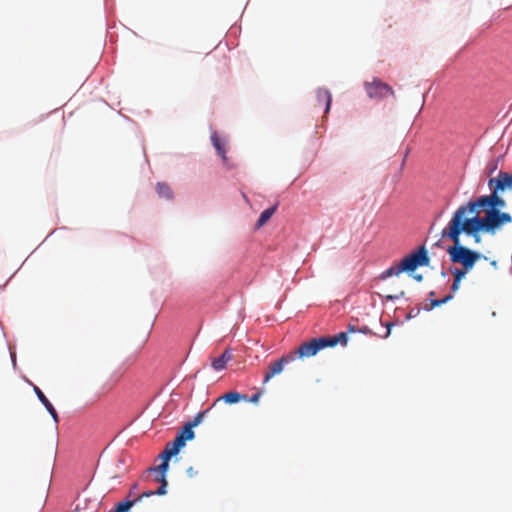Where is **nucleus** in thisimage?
<instances>
[{"label":"nucleus","mask_w":512,"mask_h":512,"mask_svg":"<svg viewBox=\"0 0 512 512\" xmlns=\"http://www.w3.org/2000/svg\"><path fill=\"white\" fill-rule=\"evenodd\" d=\"M488 187L495 192H504L507 189H512V178L509 173L500 171L497 177L489 179Z\"/></svg>","instance_id":"1a4fd4ad"},{"label":"nucleus","mask_w":512,"mask_h":512,"mask_svg":"<svg viewBox=\"0 0 512 512\" xmlns=\"http://www.w3.org/2000/svg\"><path fill=\"white\" fill-rule=\"evenodd\" d=\"M187 473H188L190 476H193V474H194L193 468H192V467L188 468Z\"/></svg>","instance_id":"e433bc0d"},{"label":"nucleus","mask_w":512,"mask_h":512,"mask_svg":"<svg viewBox=\"0 0 512 512\" xmlns=\"http://www.w3.org/2000/svg\"><path fill=\"white\" fill-rule=\"evenodd\" d=\"M211 143L217 153V155L221 158L223 164L225 166L228 165L229 159L227 157L226 144L227 141L225 138H222L216 131H213L211 134Z\"/></svg>","instance_id":"9d476101"},{"label":"nucleus","mask_w":512,"mask_h":512,"mask_svg":"<svg viewBox=\"0 0 512 512\" xmlns=\"http://www.w3.org/2000/svg\"><path fill=\"white\" fill-rule=\"evenodd\" d=\"M392 327H393V323H387L386 324L387 331H386V333L384 335L385 338H387L390 335Z\"/></svg>","instance_id":"2f4dec72"},{"label":"nucleus","mask_w":512,"mask_h":512,"mask_svg":"<svg viewBox=\"0 0 512 512\" xmlns=\"http://www.w3.org/2000/svg\"><path fill=\"white\" fill-rule=\"evenodd\" d=\"M157 195L167 201H171L174 198V192L170 185L166 182H157L155 187Z\"/></svg>","instance_id":"2eb2a0df"},{"label":"nucleus","mask_w":512,"mask_h":512,"mask_svg":"<svg viewBox=\"0 0 512 512\" xmlns=\"http://www.w3.org/2000/svg\"><path fill=\"white\" fill-rule=\"evenodd\" d=\"M178 438H182L183 442L186 444L187 440H192L194 438V431L192 425L186 424L183 429L178 433Z\"/></svg>","instance_id":"aec40b11"},{"label":"nucleus","mask_w":512,"mask_h":512,"mask_svg":"<svg viewBox=\"0 0 512 512\" xmlns=\"http://www.w3.org/2000/svg\"><path fill=\"white\" fill-rule=\"evenodd\" d=\"M221 399H223L226 403L233 404L237 403L240 399H246V396L238 392H228L224 394ZM218 400H220V398Z\"/></svg>","instance_id":"412c9836"},{"label":"nucleus","mask_w":512,"mask_h":512,"mask_svg":"<svg viewBox=\"0 0 512 512\" xmlns=\"http://www.w3.org/2000/svg\"><path fill=\"white\" fill-rule=\"evenodd\" d=\"M460 283H461V282H458V281L453 280V283H452V285H451V292H452L451 294H453V293H455V292H457V291H458V289H459V287H460Z\"/></svg>","instance_id":"c85d7f7f"},{"label":"nucleus","mask_w":512,"mask_h":512,"mask_svg":"<svg viewBox=\"0 0 512 512\" xmlns=\"http://www.w3.org/2000/svg\"><path fill=\"white\" fill-rule=\"evenodd\" d=\"M414 280H416L417 282H422L423 281V275L422 274H418V273H412V274H409Z\"/></svg>","instance_id":"c756f323"},{"label":"nucleus","mask_w":512,"mask_h":512,"mask_svg":"<svg viewBox=\"0 0 512 512\" xmlns=\"http://www.w3.org/2000/svg\"><path fill=\"white\" fill-rule=\"evenodd\" d=\"M324 348H326V340L324 337L313 338L310 341L301 344L296 354L299 358L312 357Z\"/></svg>","instance_id":"6e6552de"},{"label":"nucleus","mask_w":512,"mask_h":512,"mask_svg":"<svg viewBox=\"0 0 512 512\" xmlns=\"http://www.w3.org/2000/svg\"><path fill=\"white\" fill-rule=\"evenodd\" d=\"M360 331H361L362 333H365V334H366V333H370V332H371V331H370V329H369L368 327H364V328H362Z\"/></svg>","instance_id":"c9c22d12"},{"label":"nucleus","mask_w":512,"mask_h":512,"mask_svg":"<svg viewBox=\"0 0 512 512\" xmlns=\"http://www.w3.org/2000/svg\"><path fill=\"white\" fill-rule=\"evenodd\" d=\"M185 446L182 438L175 437L173 441L166 444L165 449L162 453L166 454L167 457H173L178 454L180 449Z\"/></svg>","instance_id":"4468645a"},{"label":"nucleus","mask_w":512,"mask_h":512,"mask_svg":"<svg viewBox=\"0 0 512 512\" xmlns=\"http://www.w3.org/2000/svg\"><path fill=\"white\" fill-rule=\"evenodd\" d=\"M471 270H466L464 267L457 268V267H451L450 272L452 273L454 280L461 282L463 278H465L466 274L470 272Z\"/></svg>","instance_id":"4be33fe9"},{"label":"nucleus","mask_w":512,"mask_h":512,"mask_svg":"<svg viewBox=\"0 0 512 512\" xmlns=\"http://www.w3.org/2000/svg\"><path fill=\"white\" fill-rule=\"evenodd\" d=\"M10 357L12 360L13 365H16V353L12 350L11 347H9Z\"/></svg>","instance_id":"7c9ffc66"},{"label":"nucleus","mask_w":512,"mask_h":512,"mask_svg":"<svg viewBox=\"0 0 512 512\" xmlns=\"http://www.w3.org/2000/svg\"><path fill=\"white\" fill-rule=\"evenodd\" d=\"M434 308H435V307H431V302L429 303V305H425V306L423 307V309H424L425 311H430V310H432V309H434Z\"/></svg>","instance_id":"72a5a7b5"},{"label":"nucleus","mask_w":512,"mask_h":512,"mask_svg":"<svg viewBox=\"0 0 512 512\" xmlns=\"http://www.w3.org/2000/svg\"><path fill=\"white\" fill-rule=\"evenodd\" d=\"M143 498L144 497H141V495H139L134 500H126L123 502H119L118 504H116L114 511L110 512H127L136 502L140 501Z\"/></svg>","instance_id":"6ab92c4d"},{"label":"nucleus","mask_w":512,"mask_h":512,"mask_svg":"<svg viewBox=\"0 0 512 512\" xmlns=\"http://www.w3.org/2000/svg\"><path fill=\"white\" fill-rule=\"evenodd\" d=\"M136 489H137V485L135 484V485H133L132 489L130 490L129 496L134 495L135 494L134 492Z\"/></svg>","instance_id":"f704fd0d"},{"label":"nucleus","mask_w":512,"mask_h":512,"mask_svg":"<svg viewBox=\"0 0 512 512\" xmlns=\"http://www.w3.org/2000/svg\"><path fill=\"white\" fill-rule=\"evenodd\" d=\"M276 210H277V206H271V207L263 210L260 213L259 218L256 222V228H260L263 225H265L269 221V219L273 216V214L276 212Z\"/></svg>","instance_id":"f3484780"},{"label":"nucleus","mask_w":512,"mask_h":512,"mask_svg":"<svg viewBox=\"0 0 512 512\" xmlns=\"http://www.w3.org/2000/svg\"><path fill=\"white\" fill-rule=\"evenodd\" d=\"M294 359V355L284 356L272 363L269 370L264 375L263 384L267 383L273 376L280 374L283 371L284 365Z\"/></svg>","instance_id":"9b49d317"},{"label":"nucleus","mask_w":512,"mask_h":512,"mask_svg":"<svg viewBox=\"0 0 512 512\" xmlns=\"http://www.w3.org/2000/svg\"><path fill=\"white\" fill-rule=\"evenodd\" d=\"M203 416H204V413H198L197 416L194 418V420L188 424L192 425V427L197 426L202 421Z\"/></svg>","instance_id":"bb28decb"},{"label":"nucleus","mask_w":512,"mask_h":512,"mask_svg":"<svg viewBox=\"0 0 512 512\" xmlns=\"http://www.w3.org/2000/svg\"><path fill=\"white\" fill-rule=\"evenodd\" d=\"M419 313H420L419 307L411 308L406 315V320H411V319L417 317L419 315Z\"/></svg>","instance_id":"a878e982"},{"label":"nucleus","mask_w":512,"mask_h":512,"mask_svg":"<svg viewBox=\"0 0 512 512\" xmlns=\"http://www.w3.org/2000/svg\"><path fill=\"white\" fill-rule=\"evenodd\" d=\"M326 340V347H334L337 344L346 345L348 342V335L346 332H340L334 336H323Z\"/></svg>","instance_id":"dca6fc26"},{"label":"nucleus","mask_w":512,"mask_h":512,"mask_svg":"<svg viewBox=\"0 0 512 512\" xmlns=\"http://www.w3.org/2000/svg\"><path fill=\"white\" fill-rule=\"evenodd\" d=\"M364 87L368 97L371 99L379 100L394 94L393 89L389 85L378 79H374L372 82H366Z\"/></svg>","instance_id":"0eeeda50"},{"label":"nucleus","mask_w":512,"mask_h":512,"mask_svg":"<svg viewBox=\"0 0 512 512\" xmlns=\"http://www.w3.org/2000/svg\"><path fill=\"white\" fill-rule=\"evenodd\" d=\"M454 297L453 294H448L446 295L445 297L441 298V299H431V307H439L443 304H446L448 303L450 300H452Z\"/></svg>","instance_id":"5701e85b"},{"label":"nucleus","mask_w":512,"mask_h":512,"mask_svg":"<svg viewBox=\"0 0 512 512\" xmlns=\"http://www.w3.org/2000/svg\"><path fill=\"white\" fill-rule=\"evenodd\" d=\"M46 409L48 410V412L51 414V416L53 417V419L57 422L58 421V415H57V412L56 410L54 409L53 405L52 404H49Z\"/></svg>","instance_id":"cd10ccee"},{"label":"nucleus","mask_w":512,"mask_h":512,"mask_svg":"<svg viewBox=\"0 0 512 512\" xmlns=\"http://www.w3.org/2000/svg\"><path fill=\"white\" fill-rule=\"evenodd\" d=\"M407 154H408V151H406V153H405V156H404L403 161H402V166L405 164V160H406Z\"/></svg>","instance_id":"58836bf2"},{"label":"nucleus","mask_w":512,"mask_h":512,"mask_svg":"<svg viewBox=\"0 0 512 512\" xmlns=\"http://www.w3.org/2000/svg\"><path fill=\"white\" fill-rule=\"evenodd\" d=\"M401 270V264L400 262L396 265H393L391 267H389L388 269L384 270L380 275H379V279L380 280H386L387 278L389 277H392V276H398L400 275L401 273H404L403 271H400Z\"/></svg>","instance_id":"a211bd4d"},{"label":"nucleus","mask_w":512,"mask_h":512,"mask_svg":"<svg viewBox=\"0 0 512 512\" xmlns=\"http://www.w3.org/2000/svg\"><path fill=\"white\" fill-rule=\"evenodd\" d=\"M426 93L423 94V102L425 101Z\"/></svg>","instance_id":"37998d69"},{"label":"nucleus","mask_w":512,"mask_h":512,"mask_svg":"<svg viewBox=\"0 0 512 512\" xmlns=\"http://www.w3.org/2000/svg\"><path fill=\"white\" fill-rule=\"evenodd\" d=\"M429 263L430 257L428 255V250L425 246H421L401 259L400 271H403L407 274H412L416 271L417 268L428 266Z\"/></svg>","instance_id":"7ed1b4c3"},{"label":"nucleus","mask_w":512,"mask_h":512,"mask_svg":"<svg viewBox=\"0 0 512 512\" xmlns=\"http://www.w3.org/2000/svg\"><path fill=\"white\" fill-rule=\"evenodd\" d=\"M232 357L233 355L231 350L226 349L220 356L212 360L211 368L216 372L222 371L226 368L227 363L232 360Z\"/></svg>","instance_id":"f8f14e48"},{"label":"nucleus","mask_w":512,"mask_h":512,"mask_svg":"<svg viewBox=\"0 0 512 512\" xmlns=\"http://www.w3.org/2000/svg\"><path fill=\"white\" fill-rule=\"evenodd\" d=\"M491 265H492V266H494V267H497V261L493 260V261L491 262Z\"/></svg>","instance_id":"ea45409f"},{"label":"nucleus","mask_w":512,"mask_h":512,"mask_svg":"<svg viewBox=\"0 0 512 512\" xmlns=\"http://www.w3.org/2000/svg\"><path fill=\"white\" fill-rule=\"evenodd\" d=\"M33 387H34V391H35L36 395L38 396L39 400L43 403V405L45 407H47L49 404H51L50 401L45 396V394L40 390L39 386H33Z\"/></svg>","instance_id":"b1692460"},{"label":"nucleus","mask_w":512,"mask_h":512,"mask_svg":"<svg viewBox=\"0 0 512 512\" xmlns=\"http://www.w3.org/2000/svg\"><path fill=\"white\" fill-rule=\"evenodd\" d=\"M510 177L512 178V174H510Z\"/></svg>","instance_id":"c03bdc74"},{"label":"nucleus","mask_w":512,"mask_h":512,"mask_svg":"<svg viewBox=\"0 0 512 512\" xmlns=\"http://www.w3.org/2000/svg\"><path fill=\"white\" fill-rule=\"evenodd\" d=\"M377 295H378L379 297H381V298L383 297V298H384L385 300H387V301H395V300L399 299L400 297H404L405 292H404V291H401L398 295L388 294V295L383 296V295H381L380 293H377Z\"/></svg>","instance_id":"393cba45"},{"label":"nucleus","mask_w":512,"mask_h":512,"mask_svg":"<svg viewBox=\"0 0 512 512\" xmlns=\"http://www.w3.org/2000/svg\"><path fill=\"white\" fill-rule=\"evenodd\" d=\"M434 295H435V292H434V291L429 292V296H430V297H434Z\"/></svg>","instance_id":"a19ab883"},{"label":"nucleus","mask_w":512,"mask_h":512,"mask_svg":"<svg viewBox=\"0 0 512 512\" xmlns=\"http://www.w3.org/2000/svg\"><path fill=\"white\" fill-rule=\"evenodd\" d=\"M452 242L451 246H448L446 252L449 256V260L453 264H459L466 270H472L476 262L486 257L476 250H472L461 243V239L457 238H446Z\"/></svg>","instance_id":"f03ea898"},{"label":"nucleus","mask_w":512,"mask_h":512,"mask_svg":"<svg viewBox=\"0 0 512 512\" xmlns=\"http://www.w3.org/2000/svg\"><path fill=\"white\" fill-rule=\"evenodd\" d=\"M259 397H260V392H257V393H255L254 395H252V396H251V398L249 399V401H250V402H254V403H255V402H257V401H258Z\"/></svg>","instance_id":"473e14b6"},{"label":"nucleus","mask_w":512,"mask_h":512,"mask_svg":"<svg viewBox=\"0 0 512 512\" xmlns=\"http://www.w3.org/2000/svg\"><path fill=\"white\" fill-rule=\"evenodd\" d=\"M441 276L443 278H445L447 276V272L444 269L441 271Z\"/></svg>","instance_id":"4c0bfd02"},{"label":"nucleus","mask_w":512,"mask_h":512,"mask_svg":"<svg viewBox=\"0 0 512 512\" xmlns=\"http://www.w3.org/2000/svg\"><path fill=\"white\" fill-rule=\"evenodd\" d=\"M162 462L157 467L151 468L150 471L155 473V481L160 482L161 485L156 491H145L141 494V497H150L152 495H164L166 494V486H167V480H166V472L169 467V460L171 457H167L166 454L161 453L160 455Z\"/></svg>","instance_id":"39448f33"},{"label":"nucleus","mask_w":512,"mask_h":512,"mask_svg":"<svg viewBox=\"0 0 512 512\" xmlns=\"http://www.w3.org/2000/svg\"><path fill=\"white\" fill-rule=\"evenodd\" d=\"M483 211L485 212V216L482 218L490 230L491 235H494L503 225L512 222V216L508 212H503L501 210Z\"/></svg>","instance_id":"423d86ee"},{"label":"nucleus","mask_w":512,"mask_h":512,"mask_svg":"<svg viewBox=\"0 0 512 512\" xmlns=\"http://www.w3.org/2000/svg\"><path fill=\"white\" fill-rule=\"evenodd\" d=\"M99 396H100L99 394H96L92 400L94 401L95 399L99 398Z\"/></svg>","instance_id":"79ce46f5"},{"label":"nucleus","mask_w":512,"mask_h":512,"mask_svg":"<svg viewBox=\"0 0 512 512\" xmlns=\"http://www.w3.org/2000/svg\"><path fill=\"white\" fill-rule=\"evenodd\" d=\"M316 99L318 104L324 103V115L326 116L331 109L332 95L326 88H318L316 91Z\"/></svg>","instance_id":"ddd939ff"},{"label":"nucleus","mask_w":512,"mask_h":512,"mask_svg":"<svg viewBox=\"0 0 512 512\" xmlns=\"http://www.w3.org/2000/svg\"><path fill=\"white\" fill-rule=\"evenodd\" d=\"M481 232L490 234L482 216L468 207V202L460 205L452 214L447 225L441 231L442 238L461 239V235L471 237L476 244L482 242Z\"/></svg>","instance_id":"f257e3e1"},{"label":"nucleus","mask_w":512,"mask_h":512,"mask_svg":"<svg viewBox=\"0 0 512 512\" xmlns=\"http://www.w3.org/2000/svg\"><path fill=\"white\" fill-rule=\"evenodd\" d=\"M489 195H482L476 198L475 200H470L468 202V207L472 211L481 210H500L506 206L505 200L499 196L500 192H495V190H490Z\"/></svg>","instance_id":"20e7f679"}]
</instances>
